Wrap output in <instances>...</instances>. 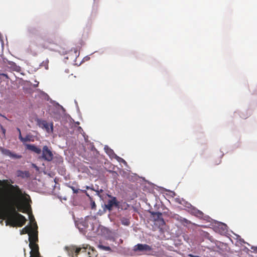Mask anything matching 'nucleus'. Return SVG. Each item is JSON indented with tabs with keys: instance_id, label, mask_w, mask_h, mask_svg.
<instances>
[{
	"instance_id": "1",
	"label": "nucleus",
	"mask_w": 257,
	"mask_h": 257,
	"mask_svg": "<svg viewBox=\"0 0 257 257\" xmlns=\"http://www.w3.org/2000/svg\"><path fill=\"white\" fill-rule=\"evenodd\" d=\"M12 180H0V186L10 189L11 194L6 200L7 208L0 207V219H6V225L22 227L26 222L24 216L17 211L26 213L31 209L32 200L29 195L23 192L18 185H13Z\"/></svg>"
},
{
	"instance_id": "2",
	"label": "nucleus",
	"mask_w": 257,
	"mask_h": 257,
	"mask_svg": "<svg viewBox=\"0 0 257 257\" xmlns=\"http://www.w3.org/2000/svg\"><path fill=\"white\" fill-rule=\"evenodd\" d=\"M35 228L29 235V246L31 248L30 257H41L39 252V247L37 242L38 241V226L36 222L34 223Z\"/></svg>"
},
{
	"instance_id": "3",
	"label": "nucleus",
	"mask_w": 257,
	"mask_h": 257,
	"mask_svg": "<svg viewBox=\"0 0 257 257\" xmlns=\"http://www.w3.org/2000/svg\"><path fill=\"white\" fill-rule=\"evenodd\" d=\"M0 152L5 156H9L12 159H20L22 158L21 155L16 154L11 150L0 147Z\"/></svg>"
},
{
	"instance_id": "4",
	"label": "nucleus",
	"mask_w": 257,
	"mask_h": 257,
	"mask_svg": "<svg viewBox=\"0 0 257 257\" xmlns=\"http://www.w3.org/2000/svg\"><path fill=\"white\" fill-rule=\"evenodd\" d=\"M42 158L48 162L51 161L53 159V154L48 146H44L42 149Z\"/></svg>"
},
{
	"instance_id": "5",
	"label": "nucleus",
	"mask_w": 257,
	"mask_h": 257,
	"mask_svg": "<svg viewBox=\"0 0 257 257\" xmlns=\"http://www.w3.org/2000/svg\"><path fill=\"white\" fill-rule=\"evenodd\" d=\"M108 196L110 197L111 199L109 200L107 204H105V207L107 210L111 211L112 210L114 206L117 207L119 206V202L117 201L116 197H112L109 195Z\"/></svg>"
},
{
	"instance_id": "6",
	"label": "nucleus",
	"mask_w": 257,
	"mask_h": 257,
	"mask_svg": "<svg viewBox=\"0 0 257 257\" xmlns=\"http://www.w3.org/2000/svg\"><path fill=\"white\" fill-rule=\"evenodd\" d=\"M152 217L154 221L156 222L157 224H159V226H163L165 224V222L162 217V213L161 212H152Z\"/></svg>"
},
{
	"instance_id": "7",
	"label": "nucleus",
	"mask_w": 257,
	"mask_h": 257,
	"mask_svg": "<svg viewBox=\"0 0 257 257\" xmlns=\"http://www.w3.org/2000/svg\"><path fill=\"white\" fill-rule=\"evenodd\" d=\"M152 247L147 244L139 243L136 245L134 247L135 251H140L143 252H147L152 250Z\"/></svg>"
},
{
	"instance_id": "8",
	"label": "nucleus",
	"mask_w": 257,
	"mask_h": 257,
	"mask_svg": "<svg viewBox=\"0 0 257 257\" xmlns=\"http://www.w3.org/2000/svg\"><path fill=\"white\" fill-rule=\"evenodd\" d=\"M36 122L37 124L40 127L45 130L47 133H50V125L46 120L40 118H37Z\"/></svg>"
},
{
	"instance_id": "9",
	"label": "nucleus",
	"mask_w": 257,
	"mask_h": 257,
	"mask_svg": "<svg viewBox=\"0 0 257 257\" xmlns=\"http://www.w3.org/2000/svg\"><path fill=\"white\" fill-rule=\"evenodd\" d=\"M26 148L28 150L34 152L37 154H40L42 151L40 148L32 144L26 145Z\"/></svg>"
},
{
	"instance_id": "10",
	"label": "nucleus",
	"mask_w": 257,
	"mask_h": 257,
	"mask_svg": "<svg viewBox=\"0 0 257 257\" xmlns=\"http://www.w3.org/2000/svg\"><path fill=\"white\" fill-rule=\"evenodd\" d=\"M66 185L67 187H68L69 188H71L72 190L74 193L77 194L81 190V189H79L78 188V185L75 182H73L72 185H70V183L67 184Z\"/></svg>"
},
{
	"instance_id": "11",
	"label": "nucleus",
	"mask_w": 257,
	"mask_h": 257,
	"mask_svg": "<svg viewBox=\"0 0 257 257\" xmlns=\"http://www.w3.org/2000/svg\"><path fill=\"white\" fill-rule=\"evenodd\" d=\"M35 228V226L34 225V227H33L32 225H27L25 226L24 228H23L22 230H21V234H29L33 231V229Z\"/></svg>"
},
{
	"instance_id": "12",
	"label": "nucleus",
	"mask_w": 257,
	"mask_h": 257,
	"mask_svg": "<svg viewBox=\"0 0 257 257\" xmlns=\"http://www.w3.org/2000/svg\"><path fill=\"white\" fill-rule=\"evenodd\" d=\"M8 65L10 66V67L13 70L17 72H19L21 70V67L17 64L12 61L8 62Z\"/></svg>"
},
{
	"instance_id": "13",
	"label": "nucleus",
	"mask_w": 257,
	"mask_h": 257,
	"mask_svg": "<svg viewBox=\"0 0 257 257\" xmlns=\"http://www.w3.org/2000/svg\"><path fill=\"white\" fill-rule=\"evenodd\" d=\"M17 175L18 177H21L22 178L29 177L30 174L28 171H23L21 170H18L17 172Z\"/></svg>"
},
{
	"instance_id": "14",
	"label": "nucleus",
	"mask_w": 257,
	"mask_h": 257,
	"mask_svg": "<svg viewBox=\"0 0 257 257\" xmlns=\"http://www.w3.org/2000/svg\"><path fill=\"white\" fill-rule=\"evenodd\" d=\"M121 223L125 226H129L131 224L130 218H127L125 217H121L120 218Z\"/></svg>"
},
{
	"instance_id": "15",
	"label": "nucleus",
	"mask_w": 257,
	"mask_h": 257,
	"mask_svg": "<svg viewBox=\"0 0 257 257\" xmlns=\"http://www.w3.org/2000/svg\"><path fill=\"white\" fill-rule=\"evenodd\" d=\"M37 30L35 28H29L27 30V32L29 35H34L36 34Z\"/></svg>"
},
{
	"instance_id": "16",
	"label": "nucleus",
	"mask_w": 257,
	"mask_h": 257,
	"mask_svg": "<svg viewBox=\"0 0 257 257\" xmlns=\"http://www.w3.org/2000/svg\"><path fill=\"white\" fill-rule=\"evenodd\" d=\"M97 247L101 250L106 251H111V249L109 246H106L102 244H98Z\"/></svg>"
},
{
	"instance_id": "17",
	"label": "nucleus",
	"mask_w": 257,
	"mask_h": 257,
	"mask_svg": "<svg viewBox=\"0 0 257 257\" xmlns=\"http://www.w3.org/2000/svg\"><path fill=\"white\" fill-rule=\"evenodd\" d=\"M180 221L183 224L185 223L188 224L190 222V221H189L187 219L181 217L180 218Z\"/></svg>"
},
{
	"instance_id": "18",
	"label": "nucleus",
	"mask_w": 257,
	"mask_h": 257,
	"mask_svg": "<svg viewBox=\"0 0 257 257\" xmlns=\"http://www.w3.org/2000/svg\"><path fill=\"white\" fill-rule=\"evenodd\" d=\"M203 212L199 210H195V215L198 217H202L203 216Z\"/></svg>"
},
{
	"instance_id": "19",
	"label": "nucleus",
	"mask_w": 257,
	"mask_h": 257,
	"mask_svg": "<svg viewBox=\"0 0 257 257\" xmlns=\"http://www.w3.org/2000/svg\"><path fill=\"white\" fill-rule=\"evenodd\" d=\"M90 201H91V208L95 209L96 206L95 202L92 200V199L90 200Z\"/></svg>"
},
{
	"instance_id": "20",
	"label": "nucleus",
	"mask_w": 257,
	"mask_h": 257,
	"mask_svg": "<svg viewBox=\"0 0 257 257\" xmlns=\"http://www.w3.org/2000/svg\"><path fill=\"white\" fill-rule=\"evenodd\" d=\"M3 203H4V199H3V198L2 196L0 195V207L1 208H4L3 207Z\"/></svg>"
},
{
	"instance_id": "21",
	"label": "nucleus",
	"mask_w": 257,
	"mask_h": 257,
	"mask_svg": "<svg viewBox=\"0 0 257 257\" xmlns=\"http://www.w3.org/2000/svg\"><path fill=\"white\" fill-rule=\"evenodd\" d=\"M80 192H82L83 193H84L86 194V196H87L90 199H92V198H91V197L89 196V195L87 193V191L86 190H80Z\"/></svg>"
},
{
	"instance_id": "22",
	"label": "nucleus",
	"mask_w": 257,
	"mask_h": 257,
	"mask_svg": "<svg viewBox=\"0 0 257 257\" xmlns=\"http://www.w3.org/2000/svg\"><path fill=\"white\" fill-rule=\"evenodd\" d=\"M0 75L5 77L7 79H9V78L8 76V75L7 74H5V73H0Z\"/></svg>"
},
{
	"instance_id": "23",
	"label": "nucleus",
	"mask_w": 257,
	"mask_h": 257,
	"mask_svg": "<svg viewBox=\"0 0 257 257\" xmlns=\"http://www.w3.org/2000/svg\"><path fill=\"white\" fill-rule=\"evenodd\" d=\"M19 138L22 142L23 141V140H24V138H23L22 136L21 133L19 134Z\"/></svg>"
},
{
	"instance_id": "24",
	"label": "nucleus",
	"mask_w": 257,
	"mask_h": 257,
	"mask_svg": "<svg viewBox=\"0 0 257 257\" xmlns=\"http://www.w3.org/2000/svg\"><path fill=\"white\" fill-rule=\"evenodd\" d=\"M24 139L23 141L22 142H27V141H29L30 140V139L28 138V137H26V138H24Z\"/></svg>"
},
{
	"instance_id": "25",
	"label": "nucleus",
	"mask_w": 257,
	"mask_h": 257,
	"mask_svg": "<svg viewBox=\"0 0 257 257\" xmlns=\"http://www.w3.org/2000/svg\"><path fill=\"white\" fill-rule=\"evenodd\" d=\"M50 126H51V132H52L53 130V123H52L51 124Z\"/></svg>"
},
{
	"instance_id": "26",
	"label": "nucleus",
	"mask_w": 257,
	"mask_h": 257,
	"mask_svg": "<svg viewBox=\"0 0 257 257\" xmlns=\"http://www.w3.org/2000/svg\"><path fill=\"white\" fill-rule=\"evenodd\" d=\"M17 130L19 132V134L21 133V130L19 128L17 127Z\"/></svg>"
},
{
	"instance_id": "27",
	"label": "nucleus",
	"mask_w": 257,
	"mask_h": 257,
	"mask_svg": "<svg viewBox=\"0 0 257 257\" xmlns=\"http://www.w3.org/2000/svg\"><path fill=\"white\" fill-rule=\"evenodd\" d=\"M3 133H4V134H5V133H6V130H5V129H4V128H3Z\"/></svg>"
},
{
	"instance_id": "28",
	"label": "nucleus",
	"mask_w": 257,
	"mask_h": 257,
	"mask_svg": "<svg viewBox=\"0 0 257 257\" xmlns=\"http://www.w3.org/2000/svg\"><path fill=\"white\" fill-rule=\"evenodd\" d=\"M220 162H221V160H219V162H218V163H217V164H220Z\"/></svg>"
},
{
	"instance_id": "29",
	"label": "nucleus",
	"mask_w": 257,
	"mask_h": 257,
	"mask_svg": "<svg viewBox=\"0 0 257 257\" xmlns=\"http://www.w3.org/2000/svg\"><path fill=\"white\" fill-rule=\"evenodd\" d=\"M24 252H25L26 250H25V248L24 249ZM25 254H26V252H25Z\"/></svg>"
},
{
	"instance_id": "30",
	"label": "nucleus",
	"mask_w": 257,
	"mask_h": 257,
	"mask_svg": "<svg viewBox=\"0 0 257 257\" xmlns=\"http://www.w3.org/2000/svg\"><path fill=\"white\" fill-rule=\"evenodd\" d=\"M86 188L88 189L89 188V187L88 186H87Z\"/></svg>"
}]
</instances>
